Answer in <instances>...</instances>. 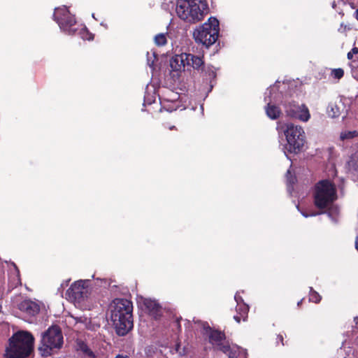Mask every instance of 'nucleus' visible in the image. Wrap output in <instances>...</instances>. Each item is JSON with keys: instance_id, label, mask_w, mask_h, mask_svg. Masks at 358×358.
Returning <instances> with one entry per match:
<instances>
[{"instance_id": "23", "label": "nucleus", "mask_w": 358, "mask_h": 358, "mask_svg": "<svg viewBox=\"0 0 358 358\" xmlns=\"http://www.w3.org/2000/svg\"><path fill=\"white\" fill-rule=\"evenodd\" d=\"M331 76L336 79H341L344 76V71L341 68L333 69Z\"/></svg>"}, {"instance_id": "10", "label": "nucleus", "mask_w": 358, "mask_h": 358, "mask_svg": "<svg viewBox=\"0 0 358 358\" xmlns=\"http://www.w3.org/2000/svg\"><path fill=\"white\" fill-rule=\"evenodd\" d=\"M285 111L288 117L307 122L310 115L308 107L305 104L299 106L295 101L288 102L285 105Z\"/></svg>"}, {"instance_id": "32", "label": "nucleus", "mask_w": 358, "mask_h": 358, "mask_svg": "<svg viewBox=\"0 0 358 358\" xmlns=\"http://www.w3.org/2000/svg\"><path fill=\"white\" fill-rule=\"evenodd\" d=\"M303 299H301V300L297 303V306H300L301 305V303H302V302H303Z\"/></svg>"}, {"instance_id": "29", "label": "nucleus", "mask_w": 358, "mask_h": 358, "mask_svg": "<svg viewBox=\"0 0 358 358\" xmlns=\"http://www.w3.org/2000/svg\"><path fill=\"white\" fill-rule=\"evenodd\" d=\"M354 17L358 21V8L354 13Z\"/></svg>"}, {"instance_id": "34", "label": "nucleus", "mask_w": 358, "mask_h": 358, "mask_svg": "<svg viewBox=\"0 0 358 358\" xmlns=\"http://www.w3.org/2000/svg\"><path fill=\"white\" fill-rule=\"evenodd\" d=\"M302 214H303V215L304 217H307L308 216V215H307V214H306V213H302Z\"/></svg>"}, {"instance_id": "15", "label": "nucleus", "mask_w": 358, "mask_h": 358, "mask_svg": "<svg viewBox=\"0 0 358 358\" xmlns=\"http://www.w3.org/2000/svg\"><path fill=\"white\" fill-rule=\"evenodd\" d=\"M186 53H182L180 55H176L172 57L170 60V66L174 71H181L185 70L186 64L185 59Z\"/></svg>"}, {"instance_id": "7", "label": "nucleus", "mask_w": 358, "mask_h": 358, "mask_svg": "<svg viewBox=\"0 0 358 358\" xmlns=\"http://www.w3.org/2000/svg\"><path fill=\"white\" fill-rule=\"evenodd\" d=\"M63 345V335L60 327L53 325L42 334L38 350L43 357L51 355L54 349H60Z\"/></svg>"}, {"instance_id": "11", "label": "nucleus", "mask_w": 358, "mask_h": 358, "mask_svg": "<svg viewBox=\"0 0 358 358\" xmlns=\"http://www.w3.org/2000/svg\"><path fill=\"white\" fill-rule=\"evenodd\" d=\"M85 281L78 280L73 282L66 291V295L70 299L78 302L83 301L87 297V288Z\"/></svg>"}, {"instance_id": "26", "label": "nucleus", "mask_w": 358, "mask_h": 358, "mask_svg": "<svg viewBox=\"0 0 358 358\" xmlns=\"http://www.w3.org/2000/svg\"><path fill=\"white\" fill-rule=\"evenodd\" d=\"M115 358H130V357L127 355L118 354L115 356Z\"/></svg>"}, {"instance_id": "18", "label": "nucleus", "mask_w": 358, "mask_h": 358, "mask_svg": "<svg viewBox=\"0 0 358 358\" xmlns=\"http://www.w3.org/2000/svg\"><path fill=\"white\" fill-rule=\"evenodd\" d=\"M76 34H80L81 36V38L84 40L90 41L92 40L94 38L93 34L89 32L87 28L85 27H83V25H80L79 29Z\"/></svg>"}, {"instance_id": "6", "label": "nucleus", "mask_w": 358, "mask_h": 358, "mask_svg": "<svg viewBox=\"0 0 358 358\" xmlns=\"http://www.w3.org/2000/svg\"><path fill=\"white\" fill-rule=\"evenodd\" d=\"M220 23L217 18L210 17L207 22L194 30L193 36L195 41L206 48L213 45L218 39Z\"/></svg>"}, {"instance_id": "5", "label": "nucleus", "mask_w": 358, "mask_h": 358, "mask_svg": "<svg viewBox=\"0 0 358 358\" xmlns=\"http://www.w3.org/2000/svg\"><path fill=\"white\" fill-rule=\"evenodd\" d=\"M314 204L320 210L331 205L337 199L336 189L329 180H322L315 185Z\"/></svg>"}, {"instance_id": "14", "label": "nucleus", "mask_w": 358, "mask_h": 358, "mask_svg": "<svg viewBox=\"0 0 358 358\" xmlns=\"http://www.w3.org/2000/svg\"><path fill=\"white\" fill-rule=\"evenodd\" d=\"M186 64L187 67H192L197 71H203L204 70V62L203 57L194 55L190 53H186Z\"/></svg>"}, {"instance_id": "33", "label": "nucleus", "mask_w": 358, "mask_h": 358, "mask_svg": "<svg viewBox=\"0 0 358 358\" xmlns=\"http://www.w3.org/2000/svg\"><path fill=\"white\" fill-rule=\"evenodd\" d=\"M280 339L281 340L282 344L284 345L282 336H280Z\"/></svg>"}, {"instance_id": "12", "label": "nucleus", "mask_w": 358, "mask_h": 358, "mask_svg": "<svg viewBox=\"0 0 358 358\" xmlns=\"http://www.w3.org/2000/svg\"><path fill=\"white\" fill-rule=\"evenodd\" d=\"M18 309L28 316H35L39 313L40 306L37 303L26 299L18 304Z\"/></svg>"}, {"instance_id": "35", "label": "nucleus", "mask_w": 358, "mask_h": 358, "mask_svg": "<svg viewBox=\"0 0 358 358\" xmlns=\"http://www.w3.org/2000/svg\"><path fill=\"white\" fill-rule=\"evenodd\" d=\"M357 343H358V338H357Z\"/></svg>"}, {"instance_id": "19", "label": "nucleus", "mask_w": 358, "mask_h": 358, "mask_svg": "<svg viewBox=\"0 0 358 358\" xmlns=\"http://www.w3.org/2000/svg\"><path fill=\"white\" fill-rule=\"evenodd\" d=\"M322 296L319 294V293L314 290L313 287H310L309 301L310 302L318 303L320 302Z\"/></svg>"}, {"instance_id": "22", "label": "nucleus", "mask_w": 358, "mask_h": 358, "mask_svg": "<svg viewBox=\"0 0 358 358\" xmlns=\"http://www.w3.org/2000/svg\"><path fill=\"white\" fill-rule=\"evenodd\" d=\"M76 322L78 323H83L85 328L90 329L92 328L91 318L86 316H80L76 318Z\"/></svg>"}, {"instance_id": "21", "label": "nucleus", "mask_w": 358, "mask_h": 358, "mask_svg": "<svg viewBox=\"0 0 358 358\" xmlns=\"http://www.w3.org/2000/svg\"><path fill=\"white\" fill-rule=\"evenodd\" d=\"M155 43L157 46H164L167 43V38L165 34H158L155 36Z\"/></svg>"}, {"instance_id": "20", "label": "nucleus", "mask_w": 358, "mask_h": 358, "mask_svg": "<svg viewBox=\"0 0 358 358\" xmlns=\"http://www.w3.org/2000/svg\"><path fill=\"white\" fill-rule=\"evenodd\" d=\"M79 347L80 350L87 356H88L90 358H94L95 355L92 352V350L87 346L86 343L84 342H81L79 343Z\"/></svg>"}, {"instance_id": "28", "label": "nucleus", "mask_w": 358, "mask_h": 358, "mask_svg": "<svg viewBox=\"0 0 358 358\" xmlns=\"http://www.w3.org/2000/svg\"><path fill=\"white\" fill-rule=\"evenodd\" d=\"M209 76H210V77L215 78L216 77V73L214 71L210 70V71H209Z\"/></svg>"}, {"instance_id": "2", "label": "nucleus", "mask_w": 358, "mask_h": 358, "mask_svg": "<svg viewBox=\"0 0 358 358\" xmlns=\"http://www.w3.org/2000/svg\"><path fill=\"white\" fill-rule=\"evenodd\" d=\"M208 10V3L203 0H178L176 8L178 17L189 23L203 20Z\"/></svg>"}, {"instance_id": "16", "label": "nucleus", "mask_w": 358, "mask_h": 358, "mask_svg": "<svg viewBox=\"0 0 358 358\" xmlns=\"http://www.w3.org/2000/svg\"><path fill=\"white\" fill-rule=\"evenodd\" d=\"M249 311V306L243 303L241 304H237L236 312L237 314L234 316V319L236 322L240 323L242 320L246 321L248 319V315Z\"/></svg>"}, {"instance_id": "9", "label": "nucleus", "mask_w": 358, "mask_h": 358, "mask_svg": "<svg viewBox=\"0 0 358 358\" xmlns=\"http://www.w3.org/2000/svg\"><path fill=\"white\" fill-rule=\"evenodd\" d=\"M53 19L59 28L67 34L75 35L79 29L80 25L78 24L75 16L66 6L55 8Z\"/></svg>"}, {"instance_id": "13", "label": "nucleus", "mask_w": 358, "mask_h": 358, "mask_svg": "<svg viewBox=\"0 0 358 358\" xmlns=\"http://www.w3.org/2000/svg\"><path fill=\"white\" fill-rule=\"evenodd\" d=\"M143 305L148 314L155 320L159 319L162 315V306L155 300L145 299Z\"/></svg>"}, {"instance_id": "27", "label": "nucleus", "mask_w": 358, "mask_h": 358, "mask_svg": "<svg viewBox=\"0 0 358 358\" xmlns=\"http://www.w3.org/2000/svg\"><path fill=\"white\" fill-rule=\"evenodd\" d=\"M234 299H235L236 301L237 302V304H241L239 303V301H242V299L240 296H238V294H236L234 296Z\"/></svg>"}, {"instance_id": "3", "label": "nucleus", "mask_w": 358, "mask_h": 358, "mask_svg": "<svg viewBox=\"0 0 358 358\" xmlns=\"http://www.w3.org/2000/svg\"><path fill=\"white\" fill-rule=\"evenodd\" d=\"M34 338L26 331H18L9 339V346L6 348V358H25L33 350Z\"/></svg>"}, {"instance_id": "17", "label": "nucleus", "mask_w": 358, "mask_h": 358, "mask_svg": "<svg viewBox=\"0 0 358 358\" xmlns=\"http://www.w3.org/2000/svg\"><path fill=\"white\" fill-rule=\"evenodd\" d=\"M265 110L267 116L271 120L278 119L282 113L281 110L278 106L271 103H268L265 107Z\"/></svg>"}, {"instance_id": "8", "label": "nucleus", "mask_w": 358, "mask_h": 358, "mask_svg": "<svg viewBox=\"0 0 358 358\" xmlns=\"http://www.w3.org/2000/svg\"><path fill=\"white\" fill-rule=\"evenodd\" d=\"M287 144L286 149L290 153H299L306 142L305 132L301 126L288 123L283 131Z\"/></svg>"}, {"instance_id": "1", "label": "nucleus", "mask_w": 358, "mask_h": 358, "mask_svg": "<svg viewBox=\"0 0 358 358\" xmlns=\"http://www.w3.org/2000/svg\"><path fill=\"white\" fill-rule=\"evenodd\" d=\"M110 318L118 336L127 335L134 327L133 303L126 299H115L110 306Z\"/></svg>"}, {"instance_id": "4", "label": "nucleus", "mask_w": 358, "mask_h": 358, "mask_svg": "<svg viewBox=\"0 0 358 358\" xmlns=\"http://www.w3.org/2000/svg\"><path fill=\"white\" fill-rule=\"evenodd\" d=\"M206 331L208 335L209 343L213 349L226 355L228 358H238L241 352V348L234 343H231L227 340L224 331L212 329L208 325Z\"/></svg>"}, {"instance_id": "24", "label": "nucleus", "mask_w": 358, "mask_h": 358, "mask_svg": "<svg viewBox=\"0 0 358 358\" xmlns=\"http://www.w3.org/2000/svg\"><path fill=\"white\" fill-rule=\"evenodd\" d=\"M355 131H348V132H345V133H342L341 135V139L344 140V139H348V138H352L355 136Z\"/></svg>"}, {"instance_id": "31", "label": "nucleus", "mask_w": 358, "mask_h": 358, "mask_svg": "<svg viewBox=\"0 0 358 358\" xmlns=\"http://www.w3.org/2000/svg\"><path fill=\"white\" fill-rule=\"evenodd\" d=\"M168 129L169 130H177L176 126H174V125L168 127Z\"/></svg>"}, {"instance_id": "25", "label": "nucleus", "mask_w": 358, "mask_h": 358, "mask_svg": "<svg viewBox=\"0 0 358 358\" xmlns=\"http://www.w3.org/2000/svg\"><path fill=\"white\" fill-rule=\"evenodd\" d=\"M357 53H358V48H353L352 49V50L348 53V55H347L348 59H352V57H353V55L354 54H357Z\"/></svg>"}, {"instance_id": "30", "label": "nucleus", "mask_w": 358, "mask_h": 358, "mask_svg": "<svg viewBox=\"0 0 358 358\" xmlns=\"http://www.w3.org/2000/svg\"><path fill=\"white\" fill-rule=\"evenodd\" d=\"M355 244V248L358 251V236L356 237Z\"/></svg>"}]
</instances>
